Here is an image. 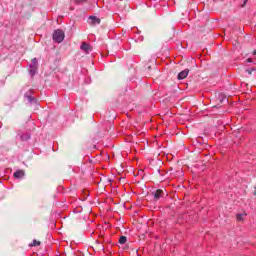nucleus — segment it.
I'll return each mask as SVG.
<instances>
[{"mask_svg":"<svg viewBox=\"0 0 256 256\" xmlns=\"http://www.w3.org/2000/svg\"><path fill=\"white\" fill-rule=\"evenodd\" d=\"M29 139H31V133H29V132L22 133L20 135V140L21 141H29Z\"/></svg>","mask_w":256,"mask_h":256,"instance_id":"nucleus-7","label":"nucleus"},{"mask_svg":"<svg viewBox=\"0 0 256 256\" xmlns=\"http://www.w3.org/2000/svg\"><path fill=\"white\" fill-rule=\"evenodd\" d=\"M41 245V242L40 241H37V240H33V243H32V247H37Z\"/></svg>","mask_w":256,"mask_h":256,"instance_id":"nucleus-13","label":"nucleus"},{"mask_svg":"<svg viewBox=\"0 0 256 256\" xmlns=\"http://www.w3.org/2000/svg\"><path fill=\"white\" fill-rule=\"evenodd\" d=\"M248 73H249V75H251V71L250 70H248Z\"/></svg>","mask_w":256,"mask_h":256,"instance_id":"nucleus-18","label":"nucleus"},{"mask_svg":"<svg viewBox=\"0 0 256 256\" xmlns=\"http://www.w3.org/2000/svg\"><path fill=\"white\" fill-rule=\"evenodd\" d=\"M80 49L84 51L85 53H89L90 51L93 50L91 45H89L87 42H83L82 45L80 46Z\"/></svg>","mask_w":256,"mask_h":256,"instance_id":"nucleus-4","label":"nucleus"},{"mask_svg":"<svg viewBox=\"0 0 256 256\" xmlns=\"http://www.w3.org/2000/svg\"><path fill=\"white\" fill-rule=\"evenodd\" d=\"M248 63H251V58L248 59Z\"/></svg>","mask_w":256,"mask_h":256,"instance_id":"nucleus-16","label":"nucleus"},{"mask_svg":"<svg viewBox=\"0 0 256 256\" xmlns=\"http://www.w3.org/2000/svg\"><path fill=\"white\" fill-rule=\"evenodd\" d=\"M87 0H74L75 5H81V3H85Z\"/></svg>","mask_w":256,"mask_h":256,"instance_id":"nucleus-14","label":"nucleus"},{"mask_svg":"<svg viewBox=\"0 0 256 256\" xmlns=\"http://www.w3.org/2000/svg\"><path fill=\"white\" fill-rule=\"evenodd\" d=\"M253 54L256 55V49L254 50Z\"/></svg>","mask_w":256,"mask_h":256,"instance_id":"nucleus-17","label":"nucleus"},{"mask_svg":"<svg viewBox=\"0 0 256 256\" xmlns=\"http://www.w3.org/2000/svg\"><path fill=\"white\" fill-rule=\"evenodd\" d=\"M37 65H38L37 58H33L32 63L30 64V67H36L37 68Z\"/></svg>","mask_w":256,"mask_h":256,"instance_id":"nucleus-12","label":"nucleus"},{"mask_svg":"<svg viewBox=\"0 0 256 256\" xmlns=\"http://www.w3.org/2000/svg\"><path fill=\"white\" fill-rule=\"evenodd\" d=\"M32 91H29V92H26L24 97L25 99H27V102L30 104V105H37V98L31 96L32 95Z\"/></svg>","mask_w":256,"mask_h":256,"instance_id":"nucleus-2","label":"nucleus"},{"mask_svg":"<svg viewBox=\"0 0 256 256\" xmlns=\"http://www.w3.org/2000/svg\"><path fill=\"white\" fill-rule=\"evenodd\" d=\"M154 200L159 201V199L165 197V192L162 189H158L153 192Z\"/></svg>","mask_w":256,"mask_h":256,"instance_id":"nucleus-3","label":"nucleus"},{"mask_svg":"<svg viewBox=\"0 0 256 256\" xmlns=\"http://www.w3.org/2000/svg\"><path fill=\"white\" fill-rule=\"evenodd\" d=\"M65 39V32L61 29H57L53 33V41L55 43H63V40Z\"/></svg>","mask_w":256,"mask_h":256,"instance_id":"nucleus-1","label":"nucleus"},{"mask_svg":"<svg viewBox=\"0 0 256 256\" xmlns=\"http://www.w3.org/2000/svg\"><path fill=\"white\" fill-rule=\"evenodd\" d=\"M23 177H25V171H23V170H17L14 173V178L15 179H23Z\"/></svg>","mask_w":256,"mask_h":256,"instance_id":"nucleus-6","label":"nucleus"},{"mask_svg":"<svg viewBox=\"0 0 256 256\" xmlns=\"http://www.w3.org/2000/svg\"><path fill=\"white\" fill-rule=\"evenodd\" d=\"M187 75H189V69H185V70L181 71L178 74L179 81H183V79H186Z\"/></svg>","mask_w":256,"mask_h":256,"instance_id":"nucleus-5","label":"nucleus"},{"mask_svg":"<svg viewBox=\"0 0 256 256\" xmlns=\"http://www.w3.org/2000/svg\"><path fill=\"white\" fill-rule=\"evenodd\" d=\"M247 214H237L236 215V219L237 221H243L244 217L246 216Z\"/></svg>","mask_w":256,"mask_h":256,"instance_id":"nucleus-11","label":"nucleus"},{"mask_svg":"<svg viewBox=\"0 0 256 256\" xmlns=\"http://www.w3.org/2000/svg\"><path fill=\"white\" fill-rule=\"evenodd\" d=\"M30 67V75H35L37 73V67L34 66H29Z\"/></svg>","mask_w":256,"mask_h":256,"instance_id":"nucleus-10","label":"nucleus"},{"mask_svg":"<svg viewBox=\"0 0 256 256\" xmlns=\"http://www.w3.org/2000/svg\"><path fill=\"white\" fill-rule=\"evenodd\" d=\"M220 103H223V99H222V100H220Z\"/></svg>","mask_w":256,"mask_h":256,"instance_id":"nucleus-19","label":"nucleus"},{"mask_svg":"<svg viewBox=\"0 0 256 256\" xmlns=\"http://www.w3.org/2000/svg\"><path fill=\"white\" fill-rule=\"evenodd\" d=\"M89 19L92 20L93 25L95 24L99 25V23H101V20L97 18V16H90Z\"/></svg>","mask_w":256,"mask_h":256,"instance_id":"nucleus-8","label":"nucleus"},{"mask_svg":"<svg viewBox=\"0 0 256 256\" xmlns=\"http://www.w3.org/2000/svg\"><path fill=\"white\" fill-rule=\"evenodd\" d=\"M247 1H249V0H244V3L242 4V7H245V5H247Z\"/></svg>","mask_w":256,"mask_h":256,"instance_id":"nucleus-15","label":"nucleus"},{"mask_svg":"<svg viewBox=\"0 0 256 256\" xmlns=\"http://www.w3.org/2000/svg\"><path fill=\"white\" fill-rule=\"evenodd\" d=\"M119 243H120V245H125V243H127V237L121 236L119 238Z\"/></svg>","mask_w":256,"mask_h":256,"instance_id":"nucleus-9","label":"nucleus"}]
</instances>
